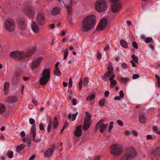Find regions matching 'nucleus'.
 Instances as JSON below:
<instances>
[{
  "label": "nucleus",
  "instance_id": "obj_1",
  "mask_svg": "<svg viewBox=\"0 0 160 160\" xmlns=\"http://www.w3.org/2000/svg\"><path fill=\"white\" fill-rule=\"evenodd\" d=\"M96 17L95 15H89L84 18L79 26V29L83 32H88L94 27L95 24Z\"/></svg>",
  "mask_w": 160,
  "mask_h": 160
},
{
  "label": "nucleus",
  "instance_id": "obj_2",
  "mask_svg": "<svg viewBox=\"0 0 160 160\" xmlns=\"http://www.w3.org/2000/svg\"><path fill=\"white\" fill-rule=\"evenodd\" d=\"M36 51V49L34 48L30 50L27 53L26 56L28 57L34 53ZM10 56L12 58L18 60H21L26 56L24 53L23 52L17 51L12 52L10 53Z\"/></svg>",
  "mask_w": 160,
  "mask_h": 160
},
{
  "label": "nucleus",
  "instance_id": "obj_3",
  "mask_svg": "<svg viewBox=\"0 0 160 160\" xmlns=\"http://www.w3.org/2000/svg\"><path fill=\"white\" fill-rule=\"evenodd\" d=\"M137 155V152L136 149L133 147H129L126 149L125 153L122 157V160H131Z\"/></svg>",
  "mask_w": 160,
  "mask_h": 160
},
{
  "label": "nucleus",
  "instance_id": "obj_4",
  "mask_svg": "<svg viewBox=\"0 0 160 160\" xmlns=\"http://www.w3.org/2000/svg\"><path fill=\"white\" fill-rule=\"evenodd\" d=\"M50 72L49 69H43L41 74V77L39 81L40 84L42 85L47 84L50 79Z\"/></svg>",
  "mask_w": 160,
  "mask_h": 160
},
{
  "label": "nucleus",
  "instance_id": "obj_5",
  "mask_svg": "<svg viewBox=\"0 0 160 160\" xmlns=\"http://www.w3.org/2000/svg\"><path fill=\"white\" fill-rule=\"evenodd\" d=\"M95 7L97 11L102 12L108 8L107 2L105 0H98L96 2Z\"/></svg>",
  "mask_w": 160,
  "mask_h": 160
},
{
  "label": "nucleus",
  "instance_id": "obj_6",
  "mask_svg": "<svg viewBox=\"0 0 160 160\" xmlns=\"http://www.w3.org/2000/svg\"><path fill=\"white\" fill-rule=\"evenodd\" d=\"M4 26L7 31L10 32H13L15 29V22L12 18H8L5 21Z\"/></svg>",
  "mask_w": 160,
  "mask_h": 160
},
{
  "label": "nucleus",
  "instance_id": "obj_7",
  "mask_svg": "<svg viewBox=\"0 0 160 160\" xmlns=\"http://www.w3.org/2000/svg\"><path fill=\"white\" fill-rule=\"evenodd\" d=\"M123 151L122 147L118 145H113L111 147L110 152L111 153L115 156H119Z\"/></svg>",
  "mask_w": 160,
  "mask_h": 160
},
{
  "label": "nucleus",
  "instance_id": "obj_8",
  "mask_svg": "<svg viewBox=\"0 0 160 160\" xmlns=\"http://www.w3.org/2000/svg\"><path fill=\"white\" fill-rule=\"evenodd\" d=\"M150 156L152 160H158L160 158V147H157L152 150Z\"/></svg>",
  "mask_w": 160,
  "mask_h": 160
},
{
  "label": "nucleus",
  "instance_id": "obj_9",
  "mask_svg": "<svg viewBox=\"0 0 160 160\" xmlns=\"http://www.w3.org/2000/svg\"><path fill=\"white\" fill-rule=\"evenodd\" d=\"M113 3L112 4L111 7V11L113 13H116L118 12L121 9L122 3L120 1L112 2Z\"/></svg>",
  "mask_w": 160,
  "mask_h": 160
},
{
  "label": "nucleus",
  "instance_id": "obj_10",
  "mask_svg": "<svg viewBox=\"0 0 160 160\" xmlns=\"http://www.w3.org/2000/svg\"><path fill=\"white\" fill-rule=\"evenodd\" d=\"M21 74L20 71H16L13 74L12 78V82L13 85H16L20 82L19 78Z\"/></svg>",
  "mask_w": 160,
  "mask_h": 160
},
{
  "label": "nucleus",
  "instance_id": "obj_11",
  "mask_svg": "<svg viewBox=\"0 0 160 160\" xmlns=\"http://www.w3.org/2000/svg\"><path fill=\"white\" fill-rule=\"evenodd\" d=\"M45 15L43 12L39 11L37 16V21L38 23L40 25L45 23Z\"/></svg>",
  "mask_w": 160,
  "mask_h": 160
},
{
  "label": "nucleus",
  "instance_id": "obj_12",
  "mask_svg": "<svg viewBox=\"0 0 160 160\" xmlns=\"http://www.w3.org/2000/svg\"><path fill=\"white\" fill-rule=\"evenodd\" d=\"M25 12L28 16L32 18H33L36 14L35 9L30 6L25 8Z\"/></svg>",
  "mask_w": 160,
  "mask_h": 160
},
{
  "label": "nucleus",
  "instance_id": "obj_13",
  "mask_svg": "<svg viewBox=\"0 0 160 160\" xmlns=\"http://www.w3.org/2000/svg\"><path fill=\"white\" fill-rule=\"evenodd\" d=\"M30 137H32V141L35 142H39L41 141V139L38 138L37 140H35L36 135V125H32L31 128V131L30 133Z\"/></svg>",
  "mask_w": 160,
  "mask_h": 160
},
{
  "label": "nucleus",
  "instance_id": "obj_14",
  "mask_svg": "<svg viewBox=\"0 0 160 160\" xmlns=\"http://www.w3.org/2000/svg\"><path fill=\"white\" fill-rule=\"evenodd\" d=\"M107 22V19L105 18L101 20L97 28V30L102 31L104 29L106 26Z\"/></svg>",
  "mask_w": 160,
  "mask_h": 160
},
{
  "label": "nucleus",
  "instance_id": "obj_15",
  "mask_svg": "<svg viewBox=\"0 0 160 160\" xmlns=\"http://www.w3.org/2000/svg\"><path fill=\"white\" fill-rule=\"evenodd\" d=\"M42 58L40 57L35 59L32 63L31 67L32 68H36L40 64Z\"/></svg>",
  "mask_w": 160,
  "mask_h": 160
},
{
  "label": "nucleus",
  "instance_id": "obj_16",
  "mask_svg": "<svg viewBox=\"0 0 160 160\" xmlns=\"http://www.w3.org/2000/svg\"><path fill=\"white\" fill-rule=\"evenodd\" d=\"M91 123V119L90 118L85 119L84 124L82 126V129L84 131L88 130L90 127Z\"/></svg>",
  "mask_w": 160,
  "mask_h": 160
},
{
  "label": "nucleus",
  "instance_id": "obj_17",
  "mask_svg": "<svg viewBox=\"0 0 160 160\" xmlns=\"http://www.w3.org/2000/svg\"><path fill=\"white\" fill-rule=\"evenodd\" d=\"M54 147L55 146L54 145L52 148H48L46 150L44 153L45 157L46 158L51 157L53 153Z\"/></svg>",
  "mask_w": 160,
  "mask_h": 160
},
{
  "label": "nucleus",
  "instance_id": "obj_18",
  "mask_svg": "<svg viewBox=\"0 0 160 160\" xmlns=\"http://www.w3.org/2000/svg\"><path fill=\"white\" fill-rule=\"evenodd\" d=\"M31 28L32 31L35 33H38L40 29L37 23L34 21L32 22L31 24Z\"/></svg>",
  "mask_w": 160,
  "mask_h": 160
},
{
  "label": "nucleus",
  "instance_id": "obj_19",
  "mask_svg": "<svg viewBox=\"0 0 160 160\" xmlns=\"http://www.w3.org/2000/svg\"><path fill=\"white\" fill-rule=\"evenodd\" d=\"M60 2H62L66 8H71L72 5V0H58Z\"/></svg>",
  "mask_w": 160,
  "mask_h": 160
},
{
  "label": "nucleus",
  "instance_id": "obj_20",
  "mask_svg": "<svg viewBox=\"0 0 160 160\" xmlns=\"http://www.w3.org/2000/svg\"><path fill=\"white\" fill-rule=\"evenodd\" d=\"M82 125L78 126L76 129V130L74 133L75 136L77 137H80L82 134Z\"/></svg>",
  "mask_w": 160,
  "mask_h": 160
},
{
  "label": "nucleus",
  "instance_id": "obj_21",
  "mask_svg": "<svg viewBox=\"0 0 160 160\" xmlns=\"http://www.w3.org/2000/svg\"><path fill=\"white\" fill-rule=\"evenodd\" d=\"M115 75H112L109 78V80L110 82V87L112 88H113L117 84L116 80L113 79Z\"/></svg>",
  "mask_w": 160,
  "mask_h": 160
},
{
  "label": "nucleus",
  "instance_id": "obj_22",
  "mask_svg": "<svg viewBox=\"0 0 160 160\" xmlns=\"http://www.w3.org/2000/svg\"><path fill=\"white\" fill-rule=\"evenodd\" d=\"M61 11V9L60 8L55 7L52 9V13L53 15H56L59 14Z\"/></svg>",
  "mask_w": 160,
  "mask_h": 160
},
{
  "label": "nucleus",
  "instance_id": "obj_23",
  "mask_svg": "<svg viewBox=\"0 0 160 160\" xmlns=\"http://www.w3.org/2000/svg\"><path fill=\"white\" fill-rule=\"evenodd\" d=\"M146 120V118L144 116V114L143 113H142L140 114L139 117V121L140 123H144L145 122Z\"/></svg>",
  "mask_w": 160,
  "mask_h": 160
},
{
  "label": "nucleus",
  "instance_id": "obj_24",
  "mask_svg": "<svg viewBox=\"0 0 160 160\" xmlns=\"http://www.w3.org/2000/svg\"><path fill=\"white\" fill-rule=\"evenodd\" d=\"M9 83L8 82H5L4 85V92L5 94H7L9 90Z\"/></svg>",
  "mask_w": 160,
  "mask_h": 160
},
{
  "label": "nucleus",
  "instance_id": "obj_25",
  "mask_svg": "<svg viewBox=\"0 0 160 160\" xmlns=\"http://www.w3.org/2000/svg\"><path fill=\"white\" fill-rule=\"evenodd\" d=\"M108 125L103 123H101L100 125V132L101 133H103L105 131L106 128L107 127Z\"/></svg>",
  "mask_w": 160,
  "mask_h": 160
},
{
  "label": "nucleus",
  "instance_id": "obj_26",
  "mask_svg": "<svg viewBox=\"0 0 160 160\" xmlns=\"http://www.w3.org/2000/svg\"><path fill=\"white\" fill-rule=\"evenodd\" d=\"M58 121L57 117L56 116L54 117V120L53 122V127L54 129H56L58 127Z\"/></svg>",
  "mask_w": 160,
  "mask_h": 160
},
{
  "label": "nucleus",
  "instance_id": "obj_27",
  "mask_svg": "<svg viewBox=\"0 0 160 160\" xmlns=\"http://www.w3.org/2000/svg\"><path fill=\"white\" fill-rule=\"evenodd\" d=\"M17 98L15 97L11 96L8 98V102L11 103H14L17 101Z\"/></svg>",
  "mask_w": 160,
  "mask_h": 160
},
{
  "label": "nucleus",
  "instance_id": "obj_28",
  "mask_svg": "<svg viewBox=\"0 0 160 160\" xmlns=\"http://www.w3.org/2000/svg\"><path fill=\"white\" fill-rule=\"evenodd\" d=\"M54 74L55 76H60L61 73L58 68H55L54 70Z\"/></svg>",
  "mask_w": 160,
  "mask_h": 160
},
{
  "label": "nucleus",
  "instance_id": "obj_29",
  "mask_svg": "<svg viewBox=\"0 0 160 160\" xmlns=\"http://www.w3.org/2000/svg\"><path fill=\"white\" fill-rule=\"evenodd\" d=\"M121 45L124 48H127L128 47L127 42L123 39H122L120 41Z\"/></svg>",
  "mask_w": 160,
  "mask_h": 160
},
{
  "label": "nucleus",
  "instance_id": "obj_30",
  "mask_svg": "<svg viewBox=\"0 0 160 160\" xmlns=\"http://www.w3.org/2000/svg\"><path fill=\"white\" fill-rule=\"evenodd\" d=\"M6 109V108L5 106L2 103H0V114H2L4 113Z\"/></svg>",
  "mask_w": 160,
  "mask_h": 160
},
{
  "label": "nucleus",
  "instance_id": "obj_31",
  "mask_svg": "<svg viewBox=\"0 0 160 160\" xmlns=\"http://www.w3.org/2000/svg\"><path fill=\"white\" fill-rule=\"evenodd\" d=\"M52 123V119L51 118H50L49 124L48 126V132H49L51 130Z\"/></svg>",
  "mask_w": 160,
  "mask_h": 160
},
{
  "label": "nucleus",
  "instance_id": "obj_32",
  "mask_svg": "<svg viewBox=\"0 0 160 160\" xmlns=\"http://www.w3.org/2000/svg\"><path fill=\"white\" fill-rule=\"evenodd\" d=\"M25 145L24 144H21L18 146L16 148V151L18 152L23 150L25 148Z\"/></svg>",
  "mask_w": 160,
  "mask_h": 160
},
{
  "label": "nucleus",
  "instance_id": "obj_33",
  "mask_svg": "<svg viewBox=\"0 0 160 160\" xmlns=\"http://www.w3.org/2000/svg\"><path fill=\"white\" fill-rule=\"evenodd\" d=\"M13 155V153L11 151H8L6 154V156H8L9 158H12Z\"/></svg>",
  "mask_w": 160,
  "mask_h": 160
},
{
  "label": "nucleus",
  "instance_id": "obj_34",
  "mask_svg": "<svg viewBox=\"0 0 160 160\" xmlns=\"http://www.w3.org/2000/svg\"><path fill=\"white\" fill-rule=\"evenodd\" d=\"M68 49L67 48L66 49L65 51L63 49H62V52H64V58L65 59H66L68 57Z\"/></svg>",
  "mask_w": 160,
  "mask_h": 160
},
{
  "label": "nucleus",
  "instance_id": "obj_35",
  "mask_svg": "<svg viewBox=\"0 0 160 160\" xmlns=\"http://www.w3.org/2000/svg\"><path fill=\"white\" fill-rule=\"evenodd\" d=\"M99 105L100 107H103L105 104V100L104 99H102L99 102Z\"/></svg>",
  "mask_w": 160,
  "mask_h": 160
},
{
  "label": "nucleus",
  "instance_id": "obj_36",
  "mask_svg": "<svg viewBox=\"0 0 160 160\" xmlns=\"http://www.w3.org/2000/svg\"><path fill=\"white\" fill-rule=\"evenodd\" d=\"M132 58V61H133V62H138V60L137 57L135 56L134 55H132L131 56Z\"/></svg>",
  "mask_w": 160,
  "mask_h": 160
},
{
  "label": "nucleus",
  "instance_id": "obj_37",
  "mask_svg": "<svg viewBox=\"0 0 160 160\" xmlns=\"http://www.w3.org/2000/svg\"><path fill=\"white\" fill-rule=\"evenodd\" d=\"M108 71L112 74L113 73L114 70L112 66L109 65L108 67Z\"/></svg>",
  "mask_w": 160,
  "mask_h": 160
},
{
  "label": "nucleus",
  "instance_id": "obj_38",
  "mask_svg": "<svg viewBox=\"0 0 160 160\" xmlns=\"http://www.w3.org/2000/svg\"><path fill=\"white\" fill-rule=\"evenodd\" d=\"M20 28L22 30H24L26 28V24L24 22H22L20 25Z\"/></svg>",
  "mask_w": 160,
  "mask_h": 160
},
{
  "label": "nucleus",
  "instance_id": "obj_39",
  "mask_svg": "<svg viewBox=\"0 0 160 160\" xmlns=\"http://www.w3.org/2000/svg\"><path fill=\"white\" fill-rule=\"evenodd\" d=\"M95 97V95L94 94H92L89 95L88 97H87V100H91L94 98Z\"/></svg>",
  "mask_w": 160,
  "mask_h": 160
},
{
  "label": "nucleus",
  "instance_id": "obj_40",
  "mask_svg": "<svg viewBox=\"0 0 160 160\" xmlns=\"http://www.w3.org/2000/svg\"><path fill=\"white\" fill-rule=\"evenodd\" d=\"M155 77L157 80L158 83V87H160V77L157 75H156L155 76Z\"/></svg>",
  "mask_w": 160,
  "mask_h": 160
},
{
  "label": "nucleus",
  "instance_id": "obj_41",
  "mask_svg": "<svg viewBox=\"0 0 160 160\" xmlns=\"http://www.w3.org/2000/svg\"><path fill=\"white\" fill-rule=\"evenodd\" d=\"M152 41V39L150 37H148L146 38L145 42L147 43L151 42Z\"/></svg>",
  "mask_w": 160,
  "mask_h": 160
},
{
  "label": "nucleus",
  "instance_id": "obj_42",
  "mask_svg": "<svg viewBox=\"0 0 160 160\" xmlns=\"http://www.w3.org/2000/svg\"><path fill=\"white\" fill-rule=\"evenodd\" d=\"M121 81L124 83H126L129 80L127 78H122L121 79Z\"/></svg>",
  "mask_w": 160,
  "mask_h": 160
},
{
  "label": "nucleus",
  "instance_id": "obj_43",
  "mask_svg": "<svg viewBox=\"0 0 160 160\" xmlns=\"http://www.w3.org/2000/svg\"><path fill=\"white\" fill-rule=\"evenodd\" d=\"M112 75H115L114 74H112L111 73L108 72V71L104 74V75L106 77H111Z\"/></svg>",
  "mask_w": 160,
  "mask_h": 160
},
{
  "label": "nucleus",
  "instance_id": "obj_44",
  "mask_svg": "<svg viewBox=\"0 0 160 160\" xmlns=\"http://www.w3.org/2000/svg\"><path fill=\"white\" fill-rule=\"evenodd\" d=\"M29 122L31 124H32L33 125H34V124L35 123V121L33 119L30 118L29 119Z\"/></svg>",
  "mask_w": 160,
  "mask_h": 160
},
{
  "label": "nucleus",
  "instance_id": "obj_45",
  "mask_svg": "<svg viewBox=\"0 0 160 160\" xmlns=\"http://www.w3.org/2000/svg\"><path fill=\"white\" fill-rule=\"evenodd\" d=\"M84 85L86 86L87 85L89 82V81L87 77H86L84 78Z\"/></svg>",
  "mask_w": 160,
  "mask_h": 160
},
{
  "label": "nucleus",
  "instance_id": "obj_46",
  "mask_svg": "<svg viewBox=\"0 0 160 160\" xmlns=\"http://www.w3.org/2000/svg\"><path fill=\"white\" fill-rule=\"evenodd\" d=\"M113 122H110V126L109 127V132H110L111 130L113 127Z\"/></svg>",
  "mask_w": 160,
  "mask_h": 160
},
{
  "label": "nucleus",
  "instance_id": "obj_47",
  "mask_svg": "<svg viewBox=\"0 0 160 160\" xmlns=\"http://www.w3.org/2000/svg\"><path fill=\"white\" fill-rule=\"evenodd\" d=\"M132 46L133 47L135 48L136 49L138 48V45L136 42L134 41L132 43Z\"/></svg>",
  "mask_w": 160,
  "mask_h": 160
},
{
  "label": "nucleus",
  "instance_id": "obj_48",
  "mask_svg": "<svg viewBox=\"0 0 160 160\" xmlns=\"http://www.w3.org/2000/svg\"><path fill=\"white\" fill-rule=\"evenodd\" d=\"M128 65L127 64L123 62L122 63L121 65V67L123 69H126L127 68Z\"/></svg>",
  "mask_w": 160,
  "mask_h": 160
},
{
  "label": "nucleus",
  "instance_id": "obj_49",
  "mask_svg": "<svg viewBox=\"0 0 160 160\" xmlns=\"http://www.w3.org/2000/svg\"><path fill=\"white\" fill-rule=\"evenodd\" d=\"M78 112H77L75 113L72 115V121H74L76 119V117L78 114Z\"/></svg>",
  "mask_w": 160,
  "mask_h": 160
},
{
  "label": "nucleus",
  "instance_id": "obj_50",
  "mask_svg": "<svg viewBox=\"0 0 160 160\" xmlns=\"http://www.w3.org/2000/svg\"><path fill=\"white\" fill-rule=\"evenodd\" d=\"M139 77V75L138 74H134L132 76V78L133 79H136Z\"/></svg>",
  "mask_w": 160,
  "mask_h": 160
},
{
  "label": "nucleus",
  "instance_id": "obj_51",
  "mask_svg": "<svg viewBox=\"0 0 160 160\" xmlns=\"http://www.w3.org/2000/svg\"><path fill=\"white\" fill-rule=\"evenodd\" d=\"M39 128L40 130H44V126L42 123H40L39 124Z\"/></svg>",
  "mask_w": 160,
  "mask_h": 160
},
{
  "label": "nucleus",
  "instance_id": "obj_52",
  "mask_svg": "<svg viewBox=\"0 0 160 160\" xmlns=\"http://www.w3.org/2000/svg\"><path fill=\"white\" fill-rule=\"evenodd\" d=\"M27 144L29 147H30L31 145V140L30 138H27Z\"/></svg>",
  "mask_w": 160,
  "mask_h": 160
},
{
  "label": "nucleus",
  "instance_id": "obj_53",
  "mask_svg": "<svg viewBox=\"0 0 160 160\" xmlns=\"http://www.w3.org/2000/svg\"><path fill=\"white\" fill-rule=\"evenodd\" d=\"M72 80L71 78H70L69 79L68 86L70 88H71L72 86Z\"/></svg>",
  "mask_w": 160,
  "mask_h": 160
},
{
  "label": "nucleus",
  "instance_id": "obj_54",
  "mask_svg": "<svg viewBox=\"0 0 160 160\" xmlns=\"http://www.w3.org/2000/svg\"><path fill=\"white\" fill-rule=\"evenodd\" d=\"M77 100L75 98H73L72 101V104L73 105H75L77 104Z\"/></svg>",
  "mask_w": 160,
  "mask_h": 160
},
{
  "label": "nucleus",
  "instance_id": "obj_55",
  "mask_svg": "<svg viewBox=\"0 0 160 160\" xmlns=\"http://www.w3.org/2000/svg\"><path fill=\"white\" fill-rule=\"evenodd\" d=\"M32 101L33 103L35 105H38V102L35 99L32 98Z\"/></svg>",
  "mask_w": 160,
  "mask_h": 160
},
{
  "label": "nucleus",
  "instance_id": "obj_56",
  "mask_svg": "<svg viewBox=\"0 0 160 160\" xmlns=\"http://www.w3.org/2000/svg\"><path fill=\"white\" fill-rule=\"evenodd\" d=\"M152 130L153 132H156V133L158 130V127L156 126H154L153 127Z\"/></svg>",
  "mask_w": 160,
  "mask_h": 160
},
{
  "label": "nucleus",
  "instance_id": "obj_57",
  "mask_svg": "<svg viewBox=\"0 0 160 160\" xmlns=\"http://www.w3.org/2000/svg\"><path fill=\"white\" fill-rule=\"evenodd\" d=\"M119 94V95H120L119 96L121 98H123V97L124 96V93L123 92L122 90H121L120 91Z\"/></svg>",
  "mask_w": 160,
  "mask_h": 160
},
{
  "label": "nucleus",
  "instance_id": "obj_58",
  "mask_svg": "<svg viewBox=\"0 0 160 160\" xmlns=\"http://www.w3.org/2000/svg\"><path fill=\"white\" fill-rule=\"evenodd\" d=\"M117 122L120 126H123V123L120 120H118L117 121Z\"/></svg>",
  "mask_w": 160,
  "mask_h": 160
},
{
  "label": "nucleus",
  "instance_id": "obj_59",
  "mask_svg": "<svg viewBox=\"0 0 160 160\" xmlns=\"http://www.w3.org/2000/svg\"><path fill=\"white\" fill-rule=\"evenodd\" d=\"M106 77L104 75L101 77L102 79L105 82H107L108 80L106 78Z\"/></svg>",
  "mask_w": 160,
  "mask_h": 160
},
{
  "label": "nucleus",
  "instance_id": "obj_60",
  "mask_svg": "<svg viewBox=\"0 0 160 160\" xmlns=\"http://www.w3.org/2000/svg\"><path fill=\"white\" fill-rule=\"evenodd\" d=\"M109 94V92L108 91H106L104 93V96L105 97H108Z\"/></svg>",
  "mask_w": 160,
  "mask_h": 160
},
{
  "label": "nucleus",
  "instance_id": "obj_61",
  "mask_svg": "<svg viewBox=\"0 0 160 160\" xmlns=\"http://www.w3.org/2000/svg\"><path fill=\"white\" fill-rule=\"evenodd\" d=\"M153 138L152 136L150 135H148L147 136V139L148 140L150 139H152Z\"/></svg>",
  "mask_w": 160,
  "mask_h": 160
},
{
  "label": "nucleus",
  "instance_id": "obj_62",
  "mask_svg": "<svg viewBox=\"0 0 160 160\" xmlns=\"http://www.w3.org/2000/svg\"><path fill=\"white\" fill-rule=\"evenodd\" d=\"M122 99V98H121L120 96L115 97L114 98V100H120L121 99Z\"/></svg>",
  "mask_w": 160,
  "mask_h": 160
},
{
  "label": "nucleus",
  "instance_id": "obj_63",
  "mask_svg": "<svg viewBox=\"0 0 160 160\" xmlns=\"http://www.w3.org/2000/svg\"><path fill=\"white\" fill-rule=\"evenodd\" d=\"M86 113L87 117L88 118H90L91 119V116L90 114L88 112H86Z\"/></svg>",
  "mask_w": 160,
  "mask_h": 160
},
{
  "label": "nucleus",
  "instance_id": "obj_64",
  "mask_svg": "<svg viewBox=\"0 0 160 160\" xmlns=\"http://www.w3.org/2000/svg\"><path fill=\"white\" fill-rule=\"evenodd\" d=\"M36 157L35 155H32L30 158L29 159V160H33Z\"/></svg>",
  "mask_w": 160,
  "mask_h": 160
}]
</instances>
